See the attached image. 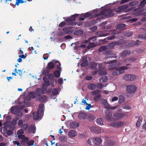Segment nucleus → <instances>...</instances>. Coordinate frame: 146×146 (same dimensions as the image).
<instances>
[{
	"instance_id": "f257e3e1",
	"label": "nucleus",
	"mask_w": 146,
	"mask_h": 146,
	"mask_svg": "<svg viewBox=\"0 0 146 146\" xmlns=\"http://www.w3.org/2000/svg\"><path fill=\"white\" fill-rule=\"evenodd\" d=\"M79 15L78 14H75L74 15H71L70 17L67 18L66 19V21L67 22H70L68 25H75L77 24V23L75 22H71L75 20L76 18Z\"/></svg>"
},
{
	"instance_id": "f03ea898",
	"label": "nucleus",
	"mask_w": 146,
	"mask_h": 146,
	"mask_svg": "<svg viewBox=\"0 0 146 146\" xmlns=\"http://www.w3.org/2000/svg\"><path fill=\"white\" fill-rule=\"evenodd\" d=\"M137 90L135 86L133 85H129L127 86L126 91L128 93L130 94L134 93Z\"/></svg>"
},
{
	"instance_id": "7ed1b4c3",
	"label": "nucleus",
	"mask_w": 146,
	"mask_h": 146,
	"mask_svg": "<svg viewBox=\"0 0 146 146\" xmlns=\"http://www.w3.org/2000/svg\"><path fill=\"white\" fill-rule=\"evenodd\" d=\"M124 79L126 81H133L136 79V76L134 74H126L123 76Z\"/></svg>"
},
{
	"instance_id": "20e7f679",
	"label": "nucleus",
	"mask_w": 146,
	"mask_h": 146,
	"mask_svg": "<svg viewBox=\"0 0 146 146\" xmlns=\"http://www.w3.org/2000/svg\"><path fill=\"white\" fill-rule=\"evenodd\" d=\"M90 131L95 133H100L102 132V129L100 127L92 126L90 127Z\"/></svg>"
},
{
	"instance_id": "39448f33",
	"label": "nucleus",
	"mask_w": 146,
	"mask_h": 146,
	"mask_svg": "<svg viewBox=\"0 0 146 146\" xmlns=\"http://www.w3.org/2000/svg\"><path fill=\"white\" fill-rule=\"evenodd\" d=\"M93 145H98L100 144L102 142V140L100 137H92Z\"/></svg>"
},
{
	"instance_id": "423d86ee",
	"label": "nucleus",
	"mask_w": 146,
	"mask_h": 146,
	"mask_svg": "<svg viewBox=\"0 0 146 146\" xmlns=\"http://www.w3.org/2000/svg\"><path fill=\"white\" fill-rule=\"evenodd\" d=\"M129 7V5L128 4L122 5L120 6V8L123 11L125 12H129L133 10L134 7H131L127 9Z\"/></svg>"
},
{
	"instance_id": "0eeeda50",
	"label": "nucleus",
	"mask_w": 146,
	"mask_h": 146,
	"mask_svg": "<svg viewBox=\"0 0 146 146\" xmlns=\"http://www.w3.org/2000/svg\"><path fill=\"white\" fill-rule=\"evenodd\" d=\"M110 125L115 127L119 128L122 126L123 125V123L121 121L112 122L110 123Z\"/></svg>"
},
{
	"instance_id": "6e6552de",
	"label": "nucleus",
	"mask_w": 146,
	"mask_h": 146,
	"mask_svg": "<svg viewBox=\"0 0 146 146\" xmlns=\"http://www.w3.org/2000/svg\"><path fill=\"white\" fill-rule=\"evenodd\" d=\"M125 115V114L122 113H115L113 115V117L117 120L120 119L124 117Z\"/></svg>"
},
{
	"instance_id": "1a4fd4ad",
	"label": "nucleus",
	"mask_w": 146,
	"mask_h": 146,
	"mask_svg": "<svg viewBox=\"0 0 146 146\" xmlns=\"http://www.w3.org/2000/svg\"><path fill=\"white\" fill-rule=\"evenodd\" d=\"M134 9L133 10H134V11L133 13V14L137 15H139L144 10L143 9L140 7H139L135 9L134 7Z\"/></svg>"
},
{
	"instance_id": "9d476101",
	"label": "nucleus",
	"mask_w": 146,
	"mask_h": 146,
	"mask_svg": "<svg viewBox=\"0 0 146 146\" xmlns=\"http://www.w3.org/2000/svg\"><path fill=\"white\" fill-rule=\"evenodd\" d=\"M120 33L119 31H117L115 30L112 32L111 34L112 35H113V36H110L109 37H107V40H112L113 39H114L115 36H114L115 35H116L117 34H119Z\"/></svg>"
},
{
	"instance_id": "9b49d317",
	"label": "nucleus",
	"mask_w": 146,
	"mask_h": 146,
	"mask_svg": "<svg viewBox=\"0 0 146 146\" xmlns=\"http://www.w3.org/2000/svg\"><path fill=\"white\" fill-rule=\"evenodd\" d=\"M35 92L36 95L38 96H40L42 95L45 94L46 93V92H44V90L41 88H37L36 89Z\"/></svg>"
},
{
	"instance_id": "f8f14e48",
	"label": "nucleus",
	"mask_w": 146,
	"mask_h": 146,
	"mask_svg": "<svg viewBox=\"0 0 146 146\" xmlns=\"http://www.w3.org/2000/svg\"><path fill=\"white\" fill-rule=\"evenodd\" d=\"M115 145L114 141L111 140H108L105 141V146H113Z\"/></svg>"
},
{
	"instance_id": "ddd939ff",
	"label": "nucleus",
	"mask_w": 146,
	"mask_h": 146,
	"mask_svg": "<svg viewBox=\"0 0 146 146\" xmlns=\"http://www.w3.org/2000/svg\"><path fill=\"white\" fill-rule=\"evenodd\" d=\"M78 117L80 119L84 120L87 118V116L86 113L81 112L79 113Z\"/></svg>"
},
{
	"instance_id": "4468645a",
	"label": "nucleus",
	"mask_w": 146,
	"mask_h": 146,
	"mask_svg": "<svg viewBox=\"0 0 146 146\" xmlns=\"http://www.w3.org/2000/svg\"><path fill=\"white\" fill-rule=\"evenodd\" d=\"M20 110L19 107H14L12 106L11 108V111L13 114H17L18 111Z\"/></svg>"
},
{
	"instance_id": "2eb2a0df",
	"label": "nucleus",
	"mask_w": 146,
	"mask_h": 146,
	"mask_svg": "<svg viewBox=\"0 0 146 146\" xmlns=\"http://www.w3.org/2000/svg\"><path fill=\"white\" fill-rule=\"evenodd\" d=\"M114 12L113 11V9L111 10H110V9H109L108 11L105 14V16L107 17H112L115 14Z\"/></svg>"
},
{
	"instance_id": "dca6fc26",
	"label": "nucleus",
	"mask_w": 146,
	"mask_h": 146,
	"mask_svg": "<svg viewBox=\"0 0 146 146\" xmlns=\"http://www.w3.org/2000/svg\"><path fill=\"white\" fill-rule=\"evenodd\" d=\"M28 131L30 133H35V129L33 125H30L29 127Z\"/></svg>"
},
{
	"instance_id": "f3484780",
	"label": "nucleus",
	"mask_w": 146,
	"mask_h": 146,
	"mask_svg": "<svg viewBox=\"0 0 146 146\" xmlns=\"http://www.w3.org/2000/svg\"><path fill=\"white\" fill-rule=\"evenodd\" d=\"M131 53V52L130 50H125L120 53V56L124 57L129 55Z\"/></svg>"
},
{
	"instance_id": "a211bd4d",
	"label": "nucleus",
	"mask_w": 146,
	"mask_h": 146,
	"mask_svg": "<svg viewBox=\"0 0 146 146\" xmlns=\"http://www.w3.org/2000/svg\"><path fill=\"white\" fill-rule=\"evenodd\" d=\"M77 132L74 130H71L69 131L68 133L69 137H75L77 135Z\"/></svg>"
},
{
	"instance_id": "6ab92c4d",
	"label": "nucleus",
	"mask_w": 146,
	"mask_h": 146,
	"mask_svg": "<svg viewBox=\"0 0 146 146\" xmlns=\"http://www.w3.org/2000/svg\"><path fill=\"white\" fill-rule=\"evenodd\" d=\"M54 67V62L52 61V62H49L46 68L47 70H50V69H53Z\"/></svg>"
},
{
	"instance_id": "aec40b11",
	"label": "nucleus",
	"mask_w": 146,
	"mask_h": 146,
	"mask_svg": "<svg viewBox=\"0 0 146 146\" xmlns=\"http://www.w3.org/2000/svg\"><path fill=\"white\" fill-rule=\"evenodd\" d=\"M98 63L94 61L91 62L90 66V68L92 70H95L97 68Z\"/></svg>"
},
{
	"instance_id": "412c9836",
	"label": "nucleus",
	"mask_w": 146,
	"mask_h": 146,
	"mask_svg": "<svg viewBox=\"0 0 146 146\" xmlns=\"http://www.w3.org/2000/svg\"><path fill=\"white\" fill-rule=\"evenodd\" d=\"M82 62L81 65L82 67H85L87 66L88 64V61L87 58H84L82 59Z\"/></svg>"
},
{
	"instance_id": "4be33fe9",
	"label": "nucleus",
	"mask_w": 146,
	"mask_h": 146,
	"mask_svg": "<svg viewBox=\"0 0 146 146\" xmlns=\"http://www.w3.org/2000/svg\"><path fill=\"white\" fill-rule=\"evenodd\" d=\"M126 25L124 24H119L115 27V28L117 29H123L126 27Z\"/></svg>"
},
{
	"instance_id": "5701e85b",
	"label": "nucleus",
	"mask_w": 146,
	"mask_h": 146,
	"mask_svg": "<svg viewBox=\"0 0 146 146\" xmlns=\"http://www.w3.org/2000/svg\"><path fill=\"white\" fill-rule=\"evenodd\" d=\"M18 137L19 138L22 139L23 142H27L29 140V138L27 137H25L24 135H19Z\"/></svg>"
},
{
	"instance_id": "b1692460",
	"label": "nucleus",
	"mask_w": 146,
	"mask_h": 146,
	"mask_svg": "<svg viewBox=\"0 0 146 146\" xmlns=\"http://www.w3.org/2000/svg\"><path fill=\"white\" fill-rule=\"evenodd\" d=\"M47 97L45 95H42L40 96L39 98V101L42 103H44L46 102Z\"/></svg>"
},
{
	"instance_id": "393cba45",
	"label": "nucleus",
	"mask_w": 146,
	"mask_h": 146,
	"mask_svg": "<svg viewBox=\"0 0 146 146\" xmlns=\"http://www.w3.org/2000/svg\"><path fill=\"white\" fill-rule=\"evenodd\" d=\"M101 104L104 105L105 108H106L108 109L109 108V105L106 100L102 99L101 101Z\"/></svg>"
},
{
	"instance_id": "a878e982",
	"label": "nucleus",
	"mask_w": 146,
	"mask_h": 146,
	"mask_svg": "<svg viewBox=\"0 0 146 146\" xmlns=\"http://www.w3.org/2000/svg\"><path fill=\"white\" fill-rule=\"evenodd\" d=\"M136 58H125L124 59V61L127 63H131L132 62H135L136 60Z\"/></svg>"
},
{
	"instance_id": "bb28decb",
	"label": "nucleus",
	"mask_w": 146,
	"mask_h": 146,
	"mask_svg": "<svg viewBox=\"0 0 146 146\" xmlns=\"http://www.w3.org/2000/svg\"><path fill=\"white\" fill-rule=\"evenodd\" d=\"M110 32L108 30H105L102 32H100L99 33L100 35H99L100 36H105L108 35L110 34V33H107L108 32Z\"/></svg>"
},
{
	"instance_id": "cd10ccee",
	"label": "nucleus",
	"mask_w": 146,
	"mask_h": 146,
	"mask_svg": "<svg viewBox=\"0 0 146 146\" xmlns=\"http://www.w3.org/2000/svg\"><path fill=\"white\" fill-rule=\"evenodd\" d=\"M52 61L54 62H55L56 65L57 66L56 69L60 71H61V68L60 67L61 64L58 61H55V60H53Z\"/></svg>"
},
{
	"instance_id": "c85d7f7f",
	"label": "nucleus",
	"mask_w": 146,
	"mask_h": 146,
	"mask_svg": "<svg viewBox=\"0 0 146 146\" xmlns=\"http://www.w3.org/2000/svg\"><path fill=\"white\" fill-rule=\"evenodd\" d=\"M109 9H107L104 10H103L101 11L100 12V14L95 13V15L96 17H98L101 15H103L104 14H106V13L108 11Z\"/></svg>"
},
{
	"instance_id": "c756f323",
	"label": "nucleus",
	"mask_w": 146,
	"mask_h": 146,
	"mask_svg": "<svg viewBox=\"0 0 146 146\" xmlns=\"http://www.w3.org/2000/svg\"><path fill=\"white\" fill-rule=\"evenodd\" d=\"M108 79V77L106 76L101 77L100 79V82L101 83H103L106 82Z\"/></svg>"
},
{
	"instance_id": "7c9ffc66",
	"label": "nucleus",
	"mask_w": 146,
	"mask_h": 146,
	"mask_svg": "<svg viewBox=\"0 0 146 146\" xmlns=\"http://www.w3.org/2000/svg\"><path fill=\"white\" fill-rule=\"evenodd\" d=\"M59 139L60 142L64 143L66 141L67 138L66 136L63 135L59 137Z\"/></svg>"
},
{
	"instance_id": "2f4dec72",
	"label": "nucleus",
	"mask_w": 146,
	"mask_h": 146,
	"mask_svg": "<svg viewBox=\"0 0 146 146\" xmlns=\"http://www.w3.org/2000/svg\"><path fill=\"white\" fill-rule=\"evenodd\" d=\"M33 119L34 120H37L38 119L39 117V114L38 112H35L33 113Z\"/></svg>"
},
{
	"instance_id": "473e14b6",
	"label": "nucleus",
	"mask_w": 146,
	"mask_h": 146,
	"mask_svg": "<svg viewBox=\"0 0 146 146\" xmlns=\"http://www.w3.org/2000/svg\"><path fill=\"white\" fill-rule=\"evenodd\" d=\"M123 34L124 36L129 37L132 35L133 33L131 31H127L123 32Z\"/></svg>"
},
{
	"instance_id": "72a5a7b5",
	"label": "nucleus",
	"mask_w": 146,
	"mask_h": 146,
	"mask_svg": "<svg viewBox=\"0 0 146 146\" xmlns=\"http://www.w3.org/2000/svg\"><path fill=\"white\" fill-rule=\"evenodd\" d=\"M137 42L133 41H130L128 43V44L126 46L128 47H133L135 46L136 45H137Z\"/></svg>"
},
{
	"instance_id": "f704fd0d",
	"label": "nucleus",
	"mask_w": 146,
	"mask_h": 146,
	"mask_svg": "<svg viewBox=\"0 0 146 146\" xmlns=\"http://www.w3.org/2000/svg\"><path fill=\"white\" fill-rule=\"evenodd\" d=\"M143 118L142 117H139L136 123V126L137 127H139L141 125V123L142 120Z\"/></svg>"
},
{
	"instance_id": "c9c22d12",
	"label": "nucleus",
	"mask_w": 146,
	"mask_h": 146,
	"mask_svg": "<svg viewBox=\"0 0 146 146\" xmlns=\"http://www.w3.org/2000/svg\"><path fill=\"white\" fill-rule=\"evenodd\" d=\"M7 130V128L5 127H2L1 128V132L4 134V136L5 135H6V133Z\"/></svg>"
},
{
	"instance_id": "e433bc0d",
	"label": "nucleus",
	"mask_w": 146,
	"mask_h": 146,
	"mask_svg": "<svg viewBox=\"0 0 146 146\" xmlns=\"http://www.w3.org/2000/svg\"><path fill=\"white\" fill-rule=\"evenodd\" d=\"M58 70L55 71L54 72V75L56 78H58L60 76V72Z\"/></svg>"
},
{
	"instance_id": "4c0bfd02",
	"label": "nucleus",
	"mask_w": 146,
	"mask_h": 146,
	"mask_svg": "<svg viewBox=\"0 0 146 146\" xmlns=\"http://www.w3.org/2000/svg\"><path fill=\"white\" fill-rule=\"evenodd\" d=\"M101 96V95L100 94H98L97 95H96L94 97L93 100L94 101L96 102H97L99 99L100 98Z\"/></svg>"
},
{
	"instance_id": "58836bf2",
	"label": "nucleus",
	"mask_w": 146,
	"mask_h": 146,
	"mask_svg": "<svg viewBox=\"0 0 146 146\" xmlns=\"http://www.w3.org/2000/svg\"><path fill=\"white\" fill-rule=\"evenodd\" d=\"M36 94L34 92H31L29 93V96L31 98L34 99L36 97Z\"/></svg>"
},
{
	"instance_id": "ea45409f",
	"label": "nucleus",
	"mask_w": 146,
	"mask_h": 146,
	"mask_svg": "<svg viewBox=\"0 0 146 146\" xmlns=\"http://www.w3.org/2000/svg\"><path fill=\"white\" fill-rule=\"evenodd\" d=\"M83 33V31L81 30H78L75 31L74 33V34L75 35H80L82 34Z\"/></svg>"
},
{
	"instance_id": "a19ab883",
	"label": "nucleus",
	"mask_w": 146,
	"mask_h": 146,
	"mask_svg": "<svg viewBox=\"0 0 146 146\" xmlns=\"http://www.w3.org/2000/svg\"><path fill=\"white\" fill-rule=\"evenodd\" d=\"M130 65V64H126V66H121L119 67V69L121 71L123 70H127L128 69V68L127 67V66H128Z\"/></svg>"
},
{
	"instance_id": "79ce46f5",
	"label": "nucleus",
	"mask_w": 146,
	"mask_h": 146,
	"mask_svg": "<svg viewBox=\"0 0 146 146\" xmlns=\"http://www.w3.org/2000/svg\"><path fill=\"white\" fill-rule=\"evenodd\" d=\"M138 38L141 39L146 40V33L139 35L138 36Z\"/></svg>"
},
{
	"instance_id": "37998d69",
	"label": "nucleus",
	"mask_w": 146,
	"mask_h": 146,
	"mask_svg": "<svg viewBox=\"0 0 146 146\" xmlns=\"http://www.w3.org/2000/svg\"><path fill=\"white\" fill-rule=\"evenodd\" d=\"M114 44L113 42H112L110 43L108 45L106 46L107 48V49H112L114 47Z\"/></svg>"
},
{
	"instance_id": "c03bdc74",
	"label": "nucleus",
	"mask_w": 146,
	"mask_h": 146,
	"mask_svg": "<svg viewBox=\"0 0 146 146\" xmlns=\"http://www.w3.org/2000/svg\"><path fill=\"white\" fill-rule=\"evenodd\" d=\"M96 86L94 84H92L88 85V88L91 90H94L95 89Z\"/></svg>"
},
{
	"instance_id": "a18cd8bd",
	"label": "nucleus",
	"mask_w": 146,
	"mask_h": 146,
	"mask_svg": "<svg viewBox=\"0 0 146 146\" xmlns=\"http://www.w3.org/2000/svg\"><path fill=\"white\" fill-rule=\"evenodd\" d=\"M11 124V123L10 121H7L4 123L3 124L4 127L7 128L9 127Z\"/></svg>"
},
{
	"instance_id": "49530a36",
	"label": "nucleus",
	"mask_w": 146,
	"mask_h": 146,
	"mask_svg": "<svg viewBox=\"0 0 146 146\" xmlns=\"http://www.w3.org/2000/svg\"><path fill=\"white\" fill-rule=\"evenodd\" d=\"M125 98L122 95H120L119 98V102L120 103H122L124 102Z\"/></svg>"
},
{
	"instance_id": "de8ad7c7",
	"label": "nucleus",
	"mask_w": 146,
	"mask_h": 146,
	"mask_svg": "<svg viewBox=\"0 0 146 146\" xmlns=\"http://www.w3.org/2000/svg\"><path fill=\"white\" fill-rule=\"evenodd\" d=\"M107 49L106 46H102L99 48L98 50L100 52L104 51L105 50Z\"/></svg>"
},
{
	"instance_id": "09e8293b",
	"label": "nucleus",
	"mask_w": 146,
	"mask_h": 146,
	"mask_svg": "<svg viewBox=\"0 0 146 146\" xmlns=\"http://www.w3.org/2000/svg\"><path fill=\"white\" fill-rule=\"evenodd\" d=\"M13 133V131H11L10 130H8L6 133V135H5V137H7L12 134Z\"/></svg>"
},
{
	"instance_id": "8fccbe9b",
	"label": "nucleus",
	"mask_w": 146,
	"mask_h": 146,
	"mask_svg": "<svg viewBox=\"0 0 146 146\" xmlns=\"http://www.w3.org/2000/svg\"><path fill=\"white\" fill-rule=\"evenodd\" d=\"M26 0H16V4L15 5H18L20 3H23L26 2Z\"/></svg>"
},
{
	"instance_id": "3c124183",
	"label": "nucleus",
	"mask_w": 146,
	"mask_h": 146,
	"mask_svg": "<svg viewBox=\"0 0 146 146\" xmlns=\"http://www.w3.org/2000/svg\"><path fill=\"white\" fill-rule=\"evenodd\" d=\"M120 72L121 73V72L119 69V70H116L115 71L113 72L112 74L113 75L117 76L120 74Z\"/></svg>"
},
{
	"instance_id": "603ef678",
	"label": "nucleus",
	"mask_w": 146,
	"mask_h": 146,
	"mask_svg": "<svg viewBox=\"0 0 146 146\" xmlns=\"http://www.w3.org/2000/svg\"><path fill=\"white\" fill-rule=\"evenodd\" d=\"M96 122L97 123L100 125H103V121L102 118H98L96 120Z\"/></svg>"
},
{
	"instance_id": "864d4df0",
	"label": "nucleus",
	"mask_w": 146,
	"mask_h": 146,
	"mask_svg": "<svg viewBox=\"0 0 146 146\" xmlns=\"http://www.w3.org/2000/svg\"><path fill=\"white\" fill-rule=\"evenodd\" d=\"M120 6L118 7L117 9H113V11H114V12H115L117 13H118L123 11L122 9L120 8Z\"/></svg>"
},
{
	"instance_id": "5fc2aeb1",
	"label": "nucleus",
	"mask_w": 146,
	"mask_h": 146,
	"mask_svg": "<svg viewBox=\"0 0 146 146\" xmlns=\"http://www.w3.org/2000/svg\"><path fill=\"white\" fill-rule=\"evenodd\" d=\"M116 68V67H115V64H111L109 66L108 69L109 70H113Z\"/></svg>"
},
{
	"instance_id": "6e6d98bb",
	"label": "nucleus",
	"mask_w": 146,
	"mask_h": 146,
	"mask_svg": "<svg viewBox=\"0 0 146 146\" xmlns=\"http://www.w3.org/2000/svg\"><path fill=\"white\" fill-rule=\"evenodd\" d=\"M63 31L66 34H68L69 32V29L68 27H65L63 29Z\"/></svg>"
},
{
	"instance_id": "4d7b16f0",
	"label": "nucleus",
	"mask_w": 146,
	"mask_h": 146,
	"mask_svg": "<svg viewBox=\"0 0 146 146\" xmlns=\"http://www.w3.org/2000/svg\"><path fill=\"white\" fill-rule=\"evenodd\" d=\"M34 143V141L33 140H31L29 141H28L26 143L27 145L29 146H31L33 145Z\"/></svg>"
},
{
	"instance_id": "13d9d810",
	"label": "nucleus",
	"mask_w": 146,
	"mask_h": 146,
	"mask_svg": "<svg viewBox=\"0 0 146 146\" xmlns=\"http://www.w3.org/2000/svg\"><path fill=\"white\" fill-rule=\"evenodd\" d=\"M139 4V2L137 1H133L130 2L129 5L130 6H132L134 5H136Z\"/></svg>"
},
{
	"instance_id": "bf43d9fd",
	"label": "nucleus",
	"mask_w": 146,
	"mask_h": 146,
	"mask_svg": "<svg viewBox=\"0 0 146 146\" xmlns=\"http://www.w3.org/2000/svg\"><path fill=\"white\" fill-rule=\"evenodd\" d=\"M112 51L110 50H107V49L105 50L103 52V53L104 54H108L111 53Z\"/></svg>"
},
{
	"instance_id": "052dcab7",
	"label": "nucleus",
	"mask_w": 146,
	"mask_h": 146,
	"mask_svg": "<svg viewBox=\"0 0 146 146\" xmlns=\"http://www.w3.org/2000/svg\"><path fill=\"white\" fill-rule=\"evenodd\" d=\"M29 125L27 123H25L23 124L21 128H22V129L24 130H26L27 129Z\"/></svg>"
},
{
	"instance_id": "680f3d73",
	"label": "nucleus",
	"mask_w": 146,
	"mask_h": 146,
	"mask_svg": "<svg viewBox=\"0 0 146 146\" xmlns=\"http://www.w3.org/2000/svg\"><path fill=\"white\" fill-rule=\"evenodd\" d=\"M92 15V13L90 12H88L85 13L83 16L84 18H86L90 17Z\"/></svg>"
},
{
	"instance_id": "e2e57ef3",
	"label": "nucleus",
	"mask_w": 146,
	"mask_h": 146,
	"mask_svg": "<svg viewBox=\"0 0 146 146\" xmlns=\"http://www.w3.org/2000/svg\"><path fill=\"white\" fill-rule=\"evenodd\" d=\"M104 85L99 83H98L96 85V88L99 89H101L104 86Z\"/></svg>"
},
{
	"instance_id": "0e129e2a",
	"label": "nucleus",
	"mask_w": 146,
	"mask_h": 146,
	"mask_svg": "<svg viewBox=\"0 0 146 146\" xmlns=\"http://www.w3.org/2000/svg\"><path fill=\"white\" fill-rule=\"evenodd\" d=\"M19 119V118L17 117L14 118L12 121L11 122V124L15 125L17 124V121Z\"/></svg>"
},
{
	"instance_id": "69168bd1",
	"label": "nucleus",
	"mask_w": 146,
	"mask_h": 146,
	"mask_svg": "<svg viewBox=\"0 0 146 146\" xmlns=\"http://www.w3.org/2000/svg\"><path fill=\"white\" fill-rule=\"evenodd\" d=\"M52 94L54 95H56L58 94V90L56 88H53L52 91Z\"/></svg>"
},
{
	"instance_id": "338daca9",
	"label": "nucleus",
	"mask_w": 146,
	"mask_h": 146,
	"mask_svg": "<svg viewBox=\"0 0 146 146\" xmlns=\"http://www.w3.org/2000/svg\"><path fill=\"white\" fill-rule=\"evenodd\" d=\"M16 128L15 125L11 124L9 127V129L12 131H13Z\"/></svg>"
},
{
	"instance_id": "774afa93",
	"label": "nucleus",
	"mask_w": 146,
	"mask_h": 146,
	"mask_svg": "<svg viewBox=\"0 0 146 146\" xmlns=\"http://www.w3.org/2000/svg\"><path fill=\"white\" fill-rule=\"evenodd\" d=\"M66 25L65 22L64 21H63L59 24L58 27H64Z\"/></svg>"
}]
</instances>
